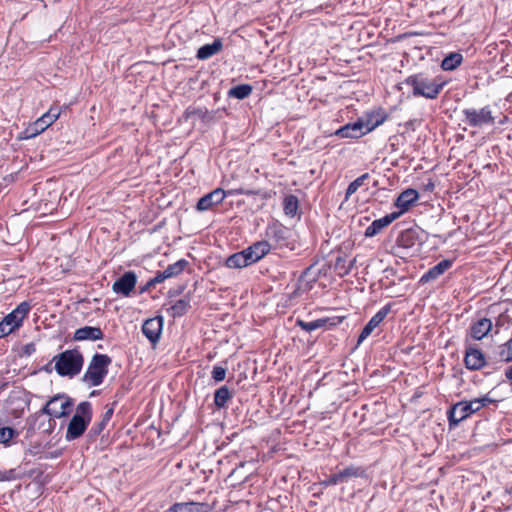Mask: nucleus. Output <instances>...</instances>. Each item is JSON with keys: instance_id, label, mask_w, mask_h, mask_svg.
Returning a JSON list of instances; mask_svg holds the SVG:
<instances>
[{"instance_id": "nucleus-14", "label": "nucleus", "mask_w": 512, "mask_h": 512, "mask_svg": "<svg viewBox=\"0 0 512 512\" xmlns=\"http://www.w3.org/2000/svg\"><path fill=\"white\" fill-rule=\"evenodd\" d=\"M392 306V303H387L368 321V323L364 326V328L362 329L358 336V344L362 343L365 339H367L371 335L373 330L383 322V320L391 312Z\"/></svg>"}, {"instance_id": "nucleus-26", "label": "nucleus", "mask_w": 512, "mask_h": 512, "mask_svg": "<svg viewBox=\"0 0 512 512\" xmlns=\"http://www.w3.org/2000/svg\"><path fill=\"white\" fill-rule=\"evenodd\" d=\"M453 262L449 259H444L440 261L435 266L431 267L420 279L421 283H427L429 281L435 280L444 274L451 266Z\"/></svg>"}, {"instance_id": "nucleus-2", "label": "nucleus", "mask_w": 512, "mask_h": 512, "mask_svg": "<svg viewBox=\"0 0 512 512\" xmlns=\"http://www.w3.org/2000/svg\"><path fill=\"white\" fill-rule=\"evenodd\" d=\"M73 407V400L65 395H56L52 397L45 406L37 413L27 418L29 424L28 431H34L36 420L43 414L49 415L53 418H62L68 416Z\"/></svg>"}, {"instance_id": "nucleus-7", "label": "nucleus", "mask_w": 512, "mask_h": 512, "mask_svg": "<svg viewBox=\"0 0 512 512\" xmlns=\"http://www.w3.org/2000/svg\"><path fill=\"white\" fill-rule=\"evenodd\" d=\"M30 309V303L23 301L7 314L0 322V339L18 330L28 317Z\"/></svg>"}, {"instance_id": "nucleus-13", "label": "nucleus", "mask_w": 512, "mask_h": 512, "mask_svg": "<svg viewBox=\"0 0 512 512\" xmlns=\"http://www.w3.org/2000/svg\"><path fill=\"white\" fill-rule=\"evenodd\" d=\"M164 325L162 316H155L144 321L142 325V333L149 340L152 347L158 344Z\"/></svg>"}, {"instance_id": "nucleus-30", "label": "nucleus", "mask_w": 512, "mask_h": 512, "mask_svg": "<svg viewBox=\"0 0 512 512\" xmlns=\"http://www.w3.org/2000/svg\"><path fill=\"white\" fill-rule=\"evenodd\" d=\"M283 211L287 217L293 218L299 211V200L297 196L288 194L283 199Z\"/></svg>"}, {"instance_id": "nucleus-1", "label": "nucleus", "mask_w": 512, "mask_h": 512, "mask_svg": "<svg viewBox=\"0 0 512 512\" xmlns=\"http://www.w3.org/2000/svg\"><path fill=\"white\" fill-rule=\"evenodd\" d=\"M404 83L412 88L413 96L435 100L442 92L447 81L441 76L433 77L428 73L419 72L409 75Z\"/></svg>"}, {"instance_id": "nucleus-5", "label": "nucleus", "mask_w": 512, "mask_h": 512, "mask_svg": "<svg viewBox=\"0 0 512 512\" xmlns=\"http://www.w3.org/2000/svg\"><path fill=\"white\" fill-rule=\"evenodd\" d=\"M111 362L112 360L107 354H94L83 375V382L89 387L101 385L108 374Z\"/></svg>"}, {"instance_id": "nucleus-16", "label": "nucleus", "mask_w": 512, "mask_h": 512, "mask_svg": "<svg viewBox=\"0 0 512 512\" xmlns=\"http://www.w3.org/2000/svg\"><path fill=\"white\" fill-rule=\"evenodd\" d=\"M288 229L279 221L269 223L265 229V237L275 242V247L287 246Z\"/></svg>"}, {"instance_id": "nucleus-4", "label": "nucleus", "mask_w": 512, "mask_h": 512, "mask_svg": "<svg viewBox=\"0 0 512 512\" xmlns=\"http://www.w3.org/2000/svg\"><path fill=\"white\" fill-rule=\"evenodd\" d=\"M55 370L60 376L73 377L80 373L84 359L83 355L76 349L65 350L53 357Z\"/></svg>"}, {"instance_id": "nucleus-35", "label": "nucleus", "mask_w": 512, "mask_h": 512, "mask_svg": "<svg viewBox=\"0 0 512 512\" xmlns=\"http://www.w3.org/2000/svg\"><path fill=\"white\" fill-rule=\"evenodd\" d=\"M189 265V262L186 259H180L173 264L168 265V267L164 270L166 275L169 278L177 277L186 269Z\"/></svg>"}, {"instance_id": "nucleus-21", "label": "nucleus", "mask_w": 512, "mask_h": 512, "mask_svg": "<svg viewBox=\"0 0 512 512\" xmlns=\"http://www.w3.org/2000/svg\"><path fill=\"white\" fill-rule=\"evenodd\" d=\"M213 506L205 502H176L167 512H210Z\"/></svg>"}, {"instance_id": "nucleus-37", "label": "nucleus", "mask_w": 512, "mask_h": 512, "mask_svg": "<svg viewBox=\"0 0 512 512\" xmlns=\"http://www.w3.org/2000/svg\"><path fill=\"white\" fill-rule=\"evenodd\" d=\"M369 178V173H364L358 178H356L354 181H352L346 189L345 199L348 200L349 197L353 195L359 189V187H361L364 184V182Z\"/></svg>"}, {"instance_id": "nucleus-18", "label": "nucleus", "mask_w": 512, "mask_h": 512, "mask_svg": "<svg viewBox=\"0 0 512 512\" xmlns=\"http://www.w3.org/2000/svg\"><path fill=\"white\" fill-rule=\"evenodd\" d=\"M361 119L365 133L368 134L382 125L388 119V114L383 108H378L365 113L364 118Z\"/></svg>"}, {"instance_id": "nucleus-8", "label": "nucleus", "mask_w": 512, "mask_h": 512, "mask_svg": "<svg viewBox=\"0 0 512 512\" xmlns=\"http://www.w3.org/2000/svg\"><path fill=\"white\" fill-rule=\"evenodd\" d=\"M480 411L477 404L472 400H462L453 404L447 411V418L450 427H456L460 422Z\"/></svg>"}, {"instance_id": "nucleus-23", "label": "nucleus", "mask_w": 512, "mask_h": 512, "mask_svg": "<svg viewBox=\"0 0 512 512\" xmlns=\"http://www.w3.org/2000/svg\"><path fill=\"white\" fill-rule=\"evenodd\" d=\"M400 217V213L392 212L382 218L374 220L365 230L366 237H374L379 234L384 228L389 226L394 220Z\"/></svg>"}, {"instance_id": "nucleus-48", "label": "nucleus", "mask_w": 512, "mask_h": 512, "mask_svg": "<svg viewBox=\"0 0 512 512\" xmlns=\"http://www.w3.org/2000/svg\"><path fill=\"white\" fill-rule=\"evenodd\" d=\"M434 188H435V183L432 179H429L428 182L423 185L424 191L432 192L434 190Z\"/></svg>"}, {"instance_id": "nucleus-19", "label": "nucleus", "mask_w": 512, "mask_h": 512, "mask_svg": "<svg viewBox=\"0 0 512 512\" xmlns=\"http://www.w3.org/2000/svg\"><path fill=\"white\" fill-rule=\"evenodd\" d=\"M272 249L271 244L267 240L257 241L247 248L245 252L247 254L250 264H254L263 259Z\"/></svg>"}, {"instance_id": "nucleus-11", "label": "nucleus", "mask_w": 512, "mask_h": 512, "mask_svg": "<svg viewBox=\"0 0 512 512\" xmlns=\"http://www.w3.org/2000/svg\"><path fill=\"white\" fill-rule=\"evenodd\" d=\"M426 240L425 231L419 226H414L400 232L396 243L398 247L410 249L421 246Z\"/></svg>"}, {"instance_id": "nucleus-17", "label": "nucleus", "mask_w": 512, "mask_h": 512, "mask_svg": "<svg viewBox=\"0 0 512 512\" xmlns=\"http://www.w3.org/2000/svg\"><path fill=\"white\" fill-rule=\"evenodd\" d=\"M344 319L345 316L320 318L311 322H306L304 320L297 319L296 325L306 332H311L316 329L326 327L327 325H329L330 327L337 326L341 324Z\"/></svg>"}, {"instance_id": "nucleus-44", "label": "nucleus", "mask_w": 512, "mask_h": 512, "mask_svg": "<svg viewBox=\"0 0 512 512\" xmlns=\"http://www.w3.org/2000/svg\"><path fill=\"white\" fill-rule=\"evenodd\" d=\"M113 412H114L113 408H109L105 411V413L103 414L102 420L97 425L98 426L97 432H101L106 427L107 423L112 418Z\"/></svg>"}, {"instance_id": "nucleus-36", "label": "nucleus", "mask_w": 512, "mask_h": 512, "mask_svg": "<svg viewBox=\"0 0 512 512\" xmlns=\"http://www.w3.org/2000/svg\"><path fill=\"white\" fill-rule=\"evenodd\" d=\"M189 307V300L179 299L169 309L170 316L179 318L186 314Z\"/></svg>"}, {"instance_id": "nucleus-39", "label": "nucleus", "mask_w": 512, "mask_h": 512, "mask_svg": "<svg viewBox=\"0 0 512 512\" xmlns=\"http://www.w3.org/2000/svg\"><path fill=\"white\" fill-rule=\"evenodd\" d=\"M227 373L226 366H214L211 375L215 382H221L225 379Z\"/></svg>"}, {"instance_id": "nucleus-29", "label": "nucleus", "mask_w": 512, "mask_h": 512, "mask_svg": "<svg viewBox=\"0 0 512 512\" xmlns=\"http://www.w3.org/2000/svg\"><path fill=\"white\" fill-rule=\"evenodd\" d=\"M250 265L251 264L244 249L230 255L225 261V266L230 269L244 268Z\"/></svg>"}, {"instance_id": "nucleus-49", "label": "nucleus", "mask_w": 512, "mask_h": 512, "mask_svg": "<svg viewBox=\"0 0 512 512\" xmlns=\"http://www.w3.org/2000/svg\"><path fill=\"white\" fill-rule=\"evenodd\" d=\"M505 376L506 378L512 382V366H509L506 370H505Z\"/></svg>"}, {"instance_id": "nucleus-31", "label": "nucleus", "mask_w": 512, "mask_h": 512, "mask_svg": "<svg viewBox=\"0 0 512 512\" xmlns=\"http://www.w3.org/2000/svg\"><path fill=\"white\" fill-rule=\"evenodd\" d=\"M463 62V56L459 52H452L448 54L441 62V68L444 71H453L458 68Z\"/></svg>"}, {"instance_id": "nucleus-3", "label": "nucleus", "mask_w": 512, "mask_h": 512, "mask_svg": "<svg viewBox=\"0 0 512 512\" xmlns=\"http://www.w3.org/2000/svg\"><path fill=\"white\" fill-rule=\"evenodd\" d=\"M92 405L89 401H82L76 407V412L71 418L65 438L73 441L81 437L92 420Z\"/></svg>"}, {"instance_id": "nucleus-34", "label": "nucleus", "mask_w": 512, "mask_h": 512, "mask_svg": "<svg viewBox=\"0 0 512 512\" xmlns=\"http://www.w3.org/2000/svg\"><path fill=\"white\" fill-rule=\"evenodd\" d=\"M19 436V432L12 427L6 426L0 428V443L5 447H10L13 439Z\"/></svg>"}, {"instance_id": "nucleus-47", "label": "nucleus", "mask_w": 512, "mask_h": 512, "mask_svg": "<svg viewBox=\"0 0 512 512\" xmlns=\"http://www.w3.org/2000/svg\"><path fill=\"white\" fill-rule=\"evenodd\" d=\"M36 351V346L34 343H28L23 346L22 348V354L26 356L32 355Z\"/></svg>"}, {"instance_id": "nucleus-10", "label": "nucleus", "mask_w": 512, "mask_h": 512, "mask_svg": "<svg viewBox=\"0 0 512 512\" xmlns=\"http://www.w3.org/2000/svg\"><path fill=\"white\" fill-rule=\"evenodd\" d=\"M463 122L470 127H481L483 125H493L495 118L492 115L490 106H484L477 110L475 108H467L462 111Z\"/></svg>"}, {"instance_id": "nucleus-45", "label": "nucleus", "mask_w": 512, "mask_h": 512, "mask_svg": "<svg viewBox=\"0 0 512 512\" xmlns=\"http://www.w3.org/2000/svg\"><path fill=\"white\" fill-rule=\"evenodd\" d=\"M41 133V130H39L38 126L34 122L31 125H29L24 131L25 138L27 139L36 137Z\"/></svg>"}, {"instance_id": "nucleus-12", "label": "nucleus", "mask_w": 512, "mask_h": 512, "mask_svg": "<svg viewBox=\"0 0 512 512\" xmlns=\"http://www.w3.org/2000/svg\"><path fill=\"white\" fill-rule=\"evenodd\" d=\"M463 363L466 369L470 371H479L487 365L484 352L476 346H466Z\"/></svg>"}, {"instance_id": "nucleus-40", "label": "nucleus", "mask_w": 512, "mask_h": 512, "mask_svg": "<svg viewBox=\"0 0 512 512\" xmlns=\"http://www.w3.org/2000/svg\"><path fill=\"white\" fill-rule=\"evenodd\" d=\"M166 279H168V276L166 275L165 271L157 272L156 275L147 282L143 290L148 289L150 287H155L157 284L162 283Z\"/></svg>"}, {"instance_id": "nucleus-50", "label": "nucleus", "mask_w": 512, "mask_h": 512, "mask_svg": "<svg viewBox=\"0 0 512 512\" xmlns=\"http://www.w3.org/2000/svg\"><path fill=\"white\" fill-rule=\"evenodd\" d=\"M28 453H29V454H31V455H34V454H35V452H34L32 449H29V450H28Z\"/></svg>"}, {"instance_id": "nucleus-32", "label": "nucleus", "mask_w": 512, "mask_h": 512, "mask_svg": "<svg viewBox=\"0 0 512 512\" xmlns=\"http://www.w3.org/2000/svg\"><path fill=\"white\" fill-rule=\"evenodd\" d=\"M253 88L250 84H240L228 91V97L243 100L251 95Z\"/></svg>"}, {"instance_id": "nucleus-33", "label": "nucleus", "mask_w": 512, "mask_h": 512, "mask_svg": "<svg viewBox=\"0 0 512 512\" xmlns=\"http://www.w3.org/2000/svg\"><path fill=\"white\" fill-rule=\"evenodd\" d=\"M232 395L227 386H221L214 393V404L218 408H224Z\"/></svg>"}, {"instance_id": "nucleus-42", "label": "nucleus", "mask_w": 512, "mask_h": 512, "mask_svg": "<svg viewBox=\"0 0 512 512\" xmlns=\"http://www.w3.org/2000/svg\"><path fill=\"white\" fill-rule=\"evenodd\" d=\"M497 401L489 396V394H486L480 398H474V403L477 404L479 410H481L483 407H486L490 404H494Z\"/></svg>"}, {"instance_id": "nucleus-28", "label": "nucleus", "mask_w": 512, "mask_h": 512, "mask_svg": "<svg viewBox=\"0 0 512 512\" xmlns=\"http://www.w3.org/2000/svg\"><path fill=\"white\" fill-rule=\"evenodd\" d=\"M223 48V43L220 38H217L211 44L201 46L196 53L199 60H206L219 53Z\"/></svg>"}, {"instance_id": "nucleus-6", "label": "nucleus", "mask_w": 512, "mask_h": 512, "mask_svg": "<svg viewBox=\"0 0 512 512\" xmlns=\"http://www.w3.org/2000/svg\"><path fill=\"white\" fill-rule=\"evenodd\" d=\"M259 192L255 190H248L244 188H237L233 190H229L226 192L222 188H216L213 191L207 193L203 197H201L197 204L196 210L199 212L212 210L215 206L221 204L227 195H246V196H254L258 195Z\"/></svg>"}, {"instance_id": "nucleus-15", "label": "nucleus", "mask_w": 512, "mask_h": 512, "mask_svg": "<svg viewBox=\"0 0 512 512\" xmlns=\"http://www.w3.org/2000/svg\"><path fill=\"white\" fill-rule=\"evenodd\" d=\"M137 284V277L133 271L125 272L112 285V290L118 295L129 297Z\"/></svg>"}, {"instance_id": "nucleus-20", "label": "nucleus", "mask_w": 512, "mask_h": 512, "mask_svg": "<svg viewBox=\"0 0 512 512\" xmlns=\"http://www.w3.org/2000/svg\"><path fill=\"white\" fill-rule=\"evenodd\" d=\"M335 135L340 138L359 139L366 135L362 119L359 118L354 123H348L335 131Z\"/></svg>"}, {"instance_id": "nucleus-41", "label": "nucleus", "mask_w": 512, "mask_h": 512, "mask_svg": "<svg viewBox=\"0 0 512 512\" xmlns=\"http://www.w3.org/2000/svg\"><path fill=\"white\" fill-rule=\"evenodd\" d=\"M34 123L38 126L41 132H44L48 127L53 124V121L44 113Z\"/></svg>"}, {"instance_id": "nucleus-27", "label": "nucleus", "mask_w": 512, "mask_h": 512, "mask_svg": "<svg viewBox=\"0 0 512 512\" xmlns=\"http://www.w3.org/2000/svg\"><path fill=\"white\" fill-rule=\"evenodd\" d=\"M354 264L355 259L349 260L346 254H339L332 265V269L339 277H345L351 272Z\"/></svg>"}, {"instance_id": "nucleus-9", "label": "nucleus", "mask_w": 512, "mask_h": 512, "mask_svg": "<svg viewBox=\"0 0 512 512\" xmlns=\"http://www.w3.org/2000/svg\"><path fill=\"white\" fill-rule=\"evenodd\" d=\"M366 477V470L361 466L350 465L344 469L327 476L324 480L320 481V485L324 488L336 486L339 483L347 482L350 478H364Z\"/></svg>"}, {"instance_id": "nucleus-43", "label": "nucleus", "mask_w": 512, "mask_h": 512, "mask_svg": "<svg viewBox=\"0 0 512 512\" xmlns=\"http://www.w3.org/2000/svg\"><path fill=\"white\" fill-rule=\"evenodd\" d=\"M63 111V108L57 106V105H52L49 110L45 113L52 121L53 123L56 122L59 117L61 116V113Z\"/></svg>"}, {"instance_id": "nucleus-22", "label": "nucleus", "mask_w": 512, "mask_h": 512, "mask_svg": "<svg viewBox=\"0 0 512 512\" xmlns=\"http://www.w3.org/2000/svg\"><path fill=\"white\" fill-rule=\"evenodd\" d=\"M418 198L419 194L415 189L408 188L402 191L395 201V206L399 208V211L397 213H400L401 215L407 212L410 209V207L415 202H417Z\"/></svg>"}, {"instance_id": "nucleus-24", "label": "nucleus", "mask_w": 512, "mask_h": 512, "mask_svg": "<svg viewBox=\"0 0 512 512\" xmlns=\"http://www.w3.org/2000/svg\"><path fill=\"white\" fill-rule=\"evenodd\" d=\"M104 338V333L100 327L94 326H84L78 328L73 335V340L75 341H96L102 340Z\"/></svg>"}, {"instance_id": "nucleus-51", "label": "nucleus", "mask_w": 512, "mask_h": 512, "mask_svg": "<svg viewBox=\"0 0 512 512\" xmlns=\"http://www.w3.org/2000/svg\"><path fill=\"white\" fill-rule=\"evenodd\" d=\"M509 493H512V487L510 488V490L508 491Z\"/></svg>"}, {"instance_id": "nucleus-38", "label": "nucleus", "mask_w": 512, "mask_h": 512, "mask_svg": "<svg viewBox=\"0 0 512 512\" xmlns=\"http://www.w3.org/2000/svg\"><path fill=\"white\" fill-rule=\"evenodd\" d=\"M499 357L504 362H512V338L499 347Z\"/></svg>"}, {"instance_id": "nucleus-25", "label": "nucleus", "mask_w": 512, "mask_h": 512, "mask_svg": "<svg viewBox=\"0 0 512 512\" xmlns=\"http://www.w3.org/2000/svg\"><path fill=\"white\" fill-rule=\"evenodd\" d=\"M492 327V321L489 318H481L471 324L469 333L474 340H482L489 334Z\"/></svg>"}, {"instance_id": "nucleus-46", "label": "nucleus", "mask_w": 512, "mask_h": 512, "mask_svg": "<svg viewBox=\"0 0 512 512\" xmlns=\"http://www.w3.org/2000/svg\"><path fill=\"white\" fill-rule=\"evenodd\" d=\"M19 478H20V476L18 474H16V470L10 469V470L4 472L2 480L12 481V480H16Z\"/></svg>"}]
</instances>
